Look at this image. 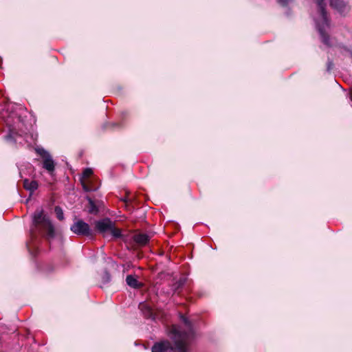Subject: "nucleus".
<instances>
[{"instance_id":"obj_16","label":"nucleus","mask_w":352,"mask_h":352,"mask_svg":"<svg viewBox=\"0 0 352 352\" xmlns=\"http://www.w3.org/2000/svg\"><path fill=\"white\" fill-rule=\"evenodd\" d=\"M279 3H282V4H285V2H286V0H278Z\"/></svg>"},{"instance_id":"obj_7","label":"nucleus","mask_w":352,"mask_h":352,"mask_svg":"<svg viewBox=\"0 0 352 352\" xmlns=\"http://www.w3.org/2000/svg\"><path fill=\"white\" fill-rule=\"evenodd\" d=\"M92 173L93 170L91 168H86L82 173L81 184L83 189L87 192L96 190L98 188V186H94L91 184L89 177L92 175Z\"/></svg>"},{"instance_id":"obj_9","label":"nucleus","mask_w":352,"mask_h":352,"mask_svg":"<svg viewBox=\"0 0 352 352\" xmlns=\"http://www.w3.org/2000/svg\"><path fill=\"white\" fill-rule=\"evenodd\" d=\"M127 285L134 289L140 288L142 286V283L139 282L137 278L133 275H128L126 278Z\"/></svg>"},{"instance_id":"obj_12","label":"nucleus","mask_w":352,"mask_h":352,"mask_svg":"<svg viewBox=\"0 0 352 352\" xmlns=\"http://www.w3.org/2000/svg\"><path fill=\"white\" fill-rule=\"evenodd\" d=\"M140 308L143 311L146 317L151 318L153 319L155 318L156 316L154 314L153 310L150 307H148L147 305H145V304L140 305Z\"/></svg>"},{"instance_id":"obj_13","label":"nucleus","mask_w":352,"mask_h":352,"mask_svg":"<svg viewBox=\"0 0 352 352\" xmlns=\"http://www.w3.org/2000/svg\"><path fill=\"white\" fill-rule=\"evenodd\" d=\"M87 199L89 202V207H88L89 212L91 213V214L97 213L98 212V209L96 205L95 204V203L94 202V201L89 197H87Z\"/></svg>"},{"instance_id":"obj_5","label":"nucleus","mask_w":352,"mask_h":352,"mask_svg":"<svg viewBox=\"0 0 352 352\" xmlns=\"http://www.w3.org/2000/svg\"><path fill=\"white\" fill-rule=\"evenodd\" d=\"M70 230L76 234L86 236H93V232L90 226L82 220L76 221L70 228Z\"/></svg>"},{"instance_id":"obj_3","label":"nucleus","mask_w":352,"mask_h":352,"mask_svg":"<svg viewBox=\"0 0 352 352\" xmlns=\"http://www.w3.org/2000/svg\"><path fill=\"white\" fill-rule=\"evenodd\" d=\"M33 222L35 226L46 232L48 239L54 238L55 235L54 228L50 219L43 214L42 209L36 210L34 214Z\"/></svg>"},{"instance_id":"obj_2","label":"nucleus","mask_w":352,"mask_h":352,"mask_svg":"<svg viewBox=\"0 0 352 352\" xmlns=\"http://www.w3.org/2000/svg\"><path fill=\"white\" fill-rule=\"evenodd\" d=\"M95 224L96 230L104 238L111 240L122 236L120 230L116 228L114 223L108 218L96 221Z\"/></svg>"},{"instance_id":"obj_10","label":"nucleus","mask_w":352,"mask_h":352,"mask_svg":"<svg viewBox=\"0 0 352 352\" xmlns=\"http://www.w3.org/2000/svg\"><path fill=\"white\" fill-rule=\"evenodd\" d=\"M133 240L138 245H144L148 241L149 236L146 234L138 233L133 236Z\"/></svg>"},{"instance_id":"obj_1","label":"nucleus","mask_w":352,"mask_h":352,"mask_svg":"<svg viewBox=\"0 0 352 352\" xmlns=\"http://www.w3.org/2000/svg\"><path fill=\"white\" fill-rule=\"evenodd\" d=\"M181 320L188 332H181L177 326H173L170 330L169 336L174 342V346L167 340L162 341L153 346L152 352H188V340L192 336L191 324L184 316H181Z\"/></svg>"},{"instance_id":"obj_4","label":"nucleus","mask_w":352,"mask_h":352,"mask_svg":"<svg viewBox=\"0 0 352 352\" xmlns=\"http://www.w3.org/2000/svg\"><path fill=\"white\" fill-rule=\"evenodd\" d=\"M316 2L318 6L320 13V19H317L316 25L322 37V42L329 45L327 41L328 36L326 34V28L329 27V22L324 9L325 5L323 3V0H316Z\"/></svg>"},{"instance_id":"obj_8","label":"nucleus","mask_w":352,"mask_h":352,"mask_svg":"<svg viewBox=\"0 0 352 352\" xmlns=\"http://www.w3.org/2000/svg\"><path fill=\"white\" fill-rule=\"evenodd\" d=\"M330 5L342 14L349 11V6L342 0H331Z\"/></svg>"},{"instance_id":"obj_15","label":"nucleus","mask_w":352,"mask_h":352,"mask_svg":"<svg viewBox=\"0 0 352 352\" xmlns=\"http://www.w3.org/2000/svg\"><path fill=\"white\" fill-rule=\"evenodd\" d=\"M5 140L9 142H13L14 140V137L13 135V133L12 132H10L9 134H8L5 136Z\"/></svg>"},{"instance_id":"obj_17","label":"nucleus","mask_w":352,"mask_h":352,"mask_svg":"<svg viewBox=\"0 0 352 352\" xmlns=\"http://www.w3.org/2000/svg\"><path fill=\"white\" fill-rule=\"evenodd\" d=\"M350 99H351V101H352V93H351V94H350Z\"/></svg>"},{"instance_id":"obj_14","label":"nucleus","mask_w":352,"mask_h":352,"mask_svg":"<svg viewBox=\"0 0 352 352\" xmlns=\"http://www.w3.org/2000/svg\"><path fill=\"white\" fill-rule=\"evenodd\" d=\"M55 213L59 220H63L64 219L63 210L59 206H56L55 208Z\"/></svg>"},{"instance_id":"obj_6","label":"nucleus","mask_w":352,"mask_h":352,"mask_svg":"<svg viewBox=\"0 0 352 352\" xmlns=\"http://www.w3.org/2000/svg\"><path fill=\"white\" fill-rule=\"evenodd\" d=\"M36 152L43 159V167L50 174L54 170V162L51 155L43 148H36Z\"/></svg>"},{"instance_id":"obj_11","label":"nucleus","mask_w":352,"mask_h":352,"mask_svg":"<svg viewBox=\"0 0 352 352\" xmlns=\"http://www.w3.org/2000/svg\"><path fill=\"white\" fill-rule=\"evenodd\" d=\"M23 186L26 190L30 191L32 193L38 188V185L36 181L25 179L23 181Z\"/></svg>"}]
</instances>
